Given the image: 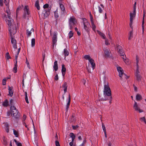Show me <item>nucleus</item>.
Here are the masks:
<instances>
[{"mask_svg": "<svg viewBox=\"0 0 146 146\" xmlns=\"http://www.w3.org/2000/svg\"><path fill=\"white\" fill-rule=\"evenodd\" d=\"M9 30L11 36V42L13 45V48L15 49H17V42L16 40L14 38V35L16 32V29H12L10 28L9 29Z\"/></svg>", "mask_w": 146, "mask_h": 146, "instance_id": "obj_1", "label": "nucleus"}, {"mask_svg": "<svg viewBox=\"0 0 146 146\" xmlns=\"http://www.w3.org/2000/svg\"><path fill=\"white\" fill-rule=\"evenodd\" d=\"M104 94L105 96H110L111 98V91L108 83H105L104 89Z\"/></svg>", "mask_w": 146, "mask_h": 146, "instance_id": "obj_2", "label": "nucleus"}, {"mask_svg": "<svg viewBox=\"0 0 146 146\" xmlns=\"http://www.w3.org/2000/svg\"><path fill=\"white\" fill-rule=\"evenodd\" d=\"M8 19L7 21H6V22L7 24L9 26L8 28H11V29H16L15 25L14 24V21L11 18V16L10 15H8Z\"/></svg>", "mask_w": 146, "mask_h": 146, "instance_id": "obj_3", "label": "nucleus"}, {"mask_svg": "<svg viewBox=\"0 0 146 146\" xmlns=\"http://www.w3.org/2000/svg\"><path fill=\"white\" fill-rule=\"evenodd\" d=\"M76 22V19L74 17H71L69 19V24L70 29H72Z\"/></svg>", "mask_w": 146, "mask_h": 146, "instance_id": "obj_4", "label": "nucleus"}, {"mask_svg": "<svg viewBox=\"0 0 146 146\" xmlns=\"http://www.w3.org/2000/svg\"><path fill=\"white\" fill-rule=\"evenodd\" d=\"M24 14L23 16V17L25 19L28 18L29 14V7L26 6L24 8Z\"/></svg>", "mask_w": 146, "mask_h": 146, "instance_id": "obj_5", "label": "nucleus"}, {"mask_svg": "<svg viewBox=\"0 0 146 146\" xmlns=\"http://www.w3.org/2000/svg\"><path fill=\"white\" fill-rule=\"evenodd\" d=\"M83 21V23L84 25V28L86 31L88 30V28L90 26V24L88 22L86 19L85 18L82 19Z\"/></svg>", "mask_w": 146, "mask_h": 146, "instance_id": "obj_6", "label": "nucleus"}, {"mask_svg": "<svg viewBox=\"0 0 146 146\" xmlns=\"http://www.w3.org/2000/svg\"><path fill=\"white\" fill-rule=\"evenodd\" d=\"M139 69H137L136 72L135 73V77L136 80L138 82L141 81L142 77L139 74Z\"/></svg>", "mask_w": 146, "mask_h": 146, "instance_id": "obj_7", "label": "nucleus"}, {"mask_svg": "<svg viewBox=\"0 0 146 146\" xmlns=\"http://www.w3.org/2000/svg\"><path fill=\"white\" fill-rule=\"evenodd\" d=\"M50 14V11L48 9H44L42 13V15L43 16L44 19L47 17Z\"/></svg>", "mask_w": 146, "mask_h": 146, "instance_id": "obj_8", "label": "nucleus"}, {"mask_svg": "<svg viewBox=\"0 0 146 146\" xmlns=\"http://www.w3.org/2000/svg\"><path fill=\"white\" fill-rule=\"evenodd\" d=\"M57 33L54 32L52 37V42H53V47H54V46H56V43L57 41Z\"/></svg>", "mask_w": 146, "mask_h": 146, "instance_id": "obj_9", "label": "nucleus"}, {"mask_svg": "<svg viewBox=\"0 0 146 146\" xmlns=\"http://www.w3.org/2000/svg\"><path fill=\"white\" fill-rule=\"evenodd\" d=\"M11 114L13 116L16 115L18 113V111L16 109V108L14 106H11Z\"/></svg>", "mask_w": 146, "mask_h": 146, "instance_id": "obj_10", "label": "nucleus"}, {"mask_svg": "<svg viewBox=\"0 0 146 146\" xmlns=\"http://www.w3.org/2000/svg\"><path fill=\"white\" fill-rule=\"evenodd\" d=\"M133 109L136 111H138L139 113L143 112V111L141 110L140 108L138 106L137 103L135 101L134 104L133 106Z\"/></svg>", "mask_w": 146, "mask_h": 146, "instance_id": "obj_11", "label": "nucleus"}, {"mask_svg": "<svg viewBox=\"0 0 146 146\" xmlns=\"http://www.w3.org/2000/svg\"><path fill=\"white\" fill-rule=\"evenodd\" d=\"M60 7L62 11L61 14V16L64 17L65 16L66 12L65 11V9L64 5L61 3H60Z\"/></svg>", "mask_w": 146, "mask_h": 146, "instance_id": "obj_12", "label": "nucleus"}, {"mask_svg": "<svg viewBox=\"0 0 146 146\" xmlns=\"http://www.w3.org/2000/svg\"><path fill=\"white\" fill-rule=\"evenodd\" d=\"M118 53L119 54H120L121 56H123V58L124 60V61L126 64H128V61L127 60H126V57L125 56H124V52H123L122 49H121L120 50H119L118 51Z\"/></svg>", "mask_w": 146, "mask_h": 146, "instance_id": "obj_13", "label": "nucleus"}, {"mask_svg": "<svg viewBox=\"0 0 146 146\" xmlns=\"http://www.w3.org/2000/svg\"><path fill=\"white\" fill-rule=\"evenodd\" d=\"M130 20H133L135 17L136 15V11H133V12L130 13Z\"/></svg>", "mask_w": 146, "mask_h": 146, "instance_id": "obj_14", "label": "nucleus"}, {"mask_svg": "<svg viewBox=\"0 0 146 146\" xmlns=\"http://www.w3.org/2000/svg\"><path fill=\"white\" fill-rule=\"evenodd\" d=\"M117 69L119 73V77H121V76L122 75V74L123 73V70L122 68L120 67H117Z\"/></svg>", "mask_w": 146, "mask_h": 146, "instance_id": "obj_15", "label": "nucleus"}, {"mask_svg": "<svg viewBox=\"0 0 146 146\" xmlns=\"http://www.w3.org/2000/svg\"><path fill=\"white\" fill-rule=\"evenodd\" d=\"M34 29L31 28L29 29H28L27 30V35L28 36H30L32 33L34 32Z\"/></svg>", "mask_w": 146, "mask_h": 146, "instance_id": "obj_16", "label": "nucleus"}, {"mask_svg": "<svg viewBox=\"0 0 146 146\" xmlns=\"http://www.w3.org/2000/svg\"><path fill=\"white\" fill-rule=\"evenodd\" d=\"M66 68L64 64H62V76H64L66 72Z\"/></svg>", "mask_w": 146, "mask_h": 146, "instance_id": "obj_17", "label": "nucleus"}, {"mask_svg": "<svg viewBox=\"0 0 146 146\" xmlns=\"http://www.w3.org/2000/svg\"><path fill=\"white\" fill-rule=\"evenodd\" d=\"M67 83L66 82H64L62 86V87L64 89V93L67 92Z\"/></svg>", "mask_w": 146, "mask_h": 146, "instance_id": "obj_18", "label": "nucleus"}, {"mask_svg": "<svg viewBox=\"0 0 146 146\" xmlns=\"http://www.w3.org/2000/svg\"><path fill=\"white\" fill-rule=\"evenodd\" d=\"M89 62L92 65L93 70H94L95 67V64L94 62V60L92 59H91L90 60Z\"/></svg>", "mask_w": 146, "mask_h": 146, "instance_id": "obj_19", "label": "nucleus"}, {"mask_svg": "<svg viewBox=\"0 0 146 146\" xmlns=\"http://www.w3.org/2000/svg\"><path fill=\"white\" fill-rule=\"evenodd\" d=\"M4 129L8 133L9 131V126L8 124L7 123H4Z\"/></svg>", "mask_w": 146, "mask_h": 146, "instance_id": "obj_20", "label": "nucleus"}, {"mask_svg": "<svg viewBox=\"0 0 146 146\" xmlns=\"http://www.w3.org/2000/svg\"><path fill=\"white\" fill-rule=\"evenodd\" d=\"M145 16V12L144 11H143V21H142V31L143 33L144 32V18Z\"/></svg>", "mask_w": 146, "mask_h": 146, "instance_id": "obj_21", "label": "nucleus"}, {"mask_svg": "<svg viewBox=\"0 0 146 146\" xmlns=\"http://www.w3.org/2000/svg\"><path fill=\"white\" fill-rule=\"evenodd\" d=\"M98 33L101 36L102 38L104 39H106V36L103 33L99 31H97Z\"/></svg>", "mask_w": 146, "mask_h": 146, "instance_id": "obj_22", "label": "nucleus"}, {"mask_svg": "<svg viewBox=\"0 0 146 146\" xmlns=\"http://www.w3.org/2000/svg\"><path fill=\"white\" fill-rule=\"evenodd\" d=\"M142 99V97L140 94H138L136 95V99L137 100L139 101L141 100Z\"/></svg>", "mask_w": 146, "mask_h": 146, "instance_id": "obj_23", "label": "nucleus"}, {"mask_svg": "<svg viewBox=\"0 0 146 146\" xmlns=\"http://www.w3.org/2000/svg\"><path fill=\"white\" fill-rule=\"evenodd\" d=\"M53 68L54 70L56 71H57L58 69L57 62L56 61L54 63V65L53 66Z\"/></svg>", "mask_w": 146, "mask_h": 146, "instance_id": "obj_24", "label": "nucleus"}, {"mask_svg": "<svg viewBox=\"0 0 146 146\" xmlns=\"http://www.w3.org/2000/svg\"><path fill=\"white\" fill-rule=\"evenodd\" d=\"M102 127L103 129V130L104 132V133L105 134V137H107V134H106V129L105 127V126L102 123Z\"/></svg>", "mask_w": 146, "mask_h": 146, "instance_id": "obj_25", "label": "nucleus"}, {"mask_svg": "<svg viewBox=\"0 0 146 146\" xmlns=\"http://www.w3.org/2000/svg\"><path fill=\"white\" fill-rule=\"evenodd\" d=\"M104 51L105 54L108 57L110 56V52L108 49L104 50Z\"/></svg>", "mask_w": 146, "mask_h": 146, "instance_id": "obj_26", "label": "nucleus"}, {"mask_svg": "<svg viewBox=\"0 0 146 146\" xmlns=\"http://www.w3.org/2000/svg\"><path fill=\"white\" fill-rule=\"evenodd\" d=\"M2 140L3 143L4 145L6 146L7 144V138L6 137H3L2 139Z\"/></svg>", "mask_w": 146, "mask_h": 146, "instance_id": "obj_27", "label": "nucleus"}, {"mask_svg": "<svg viewBox=\"0 0 146 146\" xmlns=\"http://www.w3.org/2000/svg\"><path fill=\"white\" fill-rule=\"evenodd\" d=\"M70 95H69V97H68V102L67 103V105H66V109L67 110L69 108L70 105Z\"/></svg>", "mask_w": 146, "mask_h": 146, "instance_id": "obj_28", "label": "nucleus"}, {"mask_svg": "<svg viewBox=\"0 0 146 146\" xmlns=\"http://www.w3.org/2000/svg\"><path fill=\"white\" fill-rule=\"evenodd\" d=\"M13 133L15 137H18L19 136V133L18 131L15 130L14 129H13Z\"/></svg>", "mask_w": 146, "mask_h": 146, "instance_id": "obj_29", "label": "nucleus"}, {"mask_svg": "<svg viewBox=\"0 0 146 146\" xmlns=\"http://www.w3.org/2000/svg\"><path fill=\"white\" fill-rule=\"evenodd\" d=\"M9 94L11 96H12L13 94V91L11 87L9 86Z\"/></svg>", "mask_w": 146, "mask_h": 146, "instance_id": "obj_30", "label": "nucleus"}, {"mask_svg": "<svg viewBox=\"0 0 146 146\" xmlns=\"http://www.w3.org/2000/svg\"><path fill=\"white\" fill-rule=\"evenodd\" d=\"M35 7L37 8L38 10H39L40 9V7L39 4V1H36L35 3Z\"/></svg>", "mask_w": 146, "mask_h": 146, "instance_id": "obj_31", "label": "nucleus"}, {"mask_svg": "<svg viewBox=\"0 0 146 146\" xmlns=\"http://www.w3.org/2000/svg\"><path fill=\"white\" fill-rule=\"evenodd\" d=\"M8 101L6 100L3 102V105L5 107H7L8 105Z\"/></svg>", "mask_w": 146, "mask_h": 146, "instance_id": "obj_32", "label": "nucleus"}, {"mask_svg": "<svg viewBox=\"0 0 146 146\" xmlns=\"http://www.w3.org/2000/svg\"><path fill=\"white\" fill-rule=\"evenodd\" d=\"M54 17L56 19H57L59 17L58 13V10L57 9L54 12Z\"/></svg>", "mask_w": 146, "mask_h": 146, "instance_id": "obj_33", "label": "nucleus"}, {"mask_svg": "<svg viewBox=\"0 0 146 146\" xmlns=\"http://www.w3.org/2000/svg\"><path fill=\"white\" fill-rule=\"evenodd\" d=\"M84 58L87 60H88L89 61H90L91 59H92V58H91L90 56L89 55H85L84 56Z\"/></svg>", "mask_w": 146, "mask_h": 146, "instance_id": "obj_34", "label": "nucleus"}, {"mask_svg": "<svg viewBox=\"0 0 146 146\" xmlns=\"http://www.w3.org/2000/svg\"><path fill=\"white\" fill-rule=\"evenodd\" d=\"M64 54L65 56H68V55L69 53L67 49H65L64 50Z\"/></svg>", "mask_w": 146, "mask_h": 146, "instance_id": "obj_35", "label": "nucleus"}, {"mask_svg": "<svg viewBox=\"0 0 146 146\" xmlns=\"http://www.w3.org/2000/svg\"><path fill=\"white\" fill-rule=\"evenodd\" d=\"M31 46L32 47H34L35 44V38H33L31 40Z\"/></svg>", "mask_w": 146, "mask_h": 146, "instance_id": "obj_36", "label": "nucleus"}, {"mask_svg": "<svg viewBox=\"0 0 146 146\" xmlns=\"http://www.w3.org/2000/svg\"><path fill=\"white\" fill-rule=\"evenodd\" d=\"M14 141L15 142L17 146H22L21 143L18 142L16 139H14Z\"/></svg>", "mask_w": 146, "mask_h": 146, "instance_id": "obj_37", "label": "nucleus"}, {"mask_svg": "<svg viewBox=\"0 0 146 146\" xmlns=\"http://www.w3.org/2000/svg\"><path fill=\"white\" fill-rule=\"evenodd\" d=\"M91 23V25H92V29L94 31H95V29L96 28V27L95 25L94 24V22Z\"/></svg>", "mask_w": 146, "mask_h": 146, "instance_id": "obj_38", "label": "nucleus"}, {"mask_svg": "<svg viewBox=\"0 0 146 146\" xmlns=\"http://www.w3.org/2000/svg\"><path fill=\"white\" fill-rule=\"evenodd\" d=\"M13 70L14 72L15 73H16L17 72V63H16L15 64V67L13 68Z\"/></svg>", "mask_w": 146, "mask_h": 146, "instance_id": "obj_39", "label": "nucleus"}, {"mask_svg": "<svg viewBox=\"0 0 146 146\" xmlns=\"http://www.w3.org/2000/svg\"><path fill=\"white\" fill-rule=\"evenodd\" d=\"M121 78L122 79L123 78H125L127 79L129 77L123 73V74H122V75L121 76Z\"/></svg>", "mask_w": 146, "mask_h": 146, "instance_id": "obj_40", "label": "nucleus"}, {"mask_svg": "<svg viewBox=\"0 0 146 146\" xmlns=\"http://www.w3.org/2000/svg\"><path fill=\"white\" fill-rule=\"evenodd\" d=\"M133 35V32L132 31H131L130 32L129 34V37H128V39L130 40L131 38L132 37Z\"/></svg>", "mask_w": 146, "mask_h": 146, "instance_id": "obj_41", "label": "nucleus"}, {"mask_svg": "<svg viewBox=\"0 0 146 146\" xmlns=\"http://www.w3.org/2000/svg\"><path fill=\"white\" fill-rule=\"evenodd\" d=\"M140 119L141 121H143L145 123H146V120L145 117H141L140 118Z\"/></svg>", "mask_w": 146, "mask_h": 146, "instance_id": "obj_42", "label": "nucleus"}, {"mask_svg": "<svg viewBox=\"0 0 146 146\" xmlns=\"http://www.w3.org/2000/svg\"><path fill=\"white\" fill-rule=\"evenodd\" d=\"M73 35V33L72 31H70L68 34V36L69 38H71Z\"/></svg>", "mask_w": 146, "mask_h": 146, "instance_id": "obj_43", "label": "nucleus"}, {"mask_svg": "<svg viewBox=\"0 0 146 146\" xmlns=\"http://www.w3.org/2000/svg\"><path fill=\"white\" fill-rule=\"evenodd\" d=\"M5 57L7 59H9V58H11V57L9 55V52H7L6 53V56H5Z\"/></svg>", "mask_w": 146, "mask_h": 146, "instance_id": "obj_44", "label": "nucleus"}, {"mask_svg": "<svg viewBox=\"0 0 146 146\" xmlns=\"http://www.w3.org/2000/svg\"><path fill=\"white\" fill-rule=\"evenodd\" d=\"M26 64L27 65V66L28 67L29 69H30V65L29 64V61L28 60L27 58H26Z\"/></svg>", "mask_w": 146, "mask_h": 146, "instance_id": "obj_45", "label": "nucleus"}, {"mask_svg": "<svg viewBox=\"0 0 146 146\" xmlns=\"http://www.w3.org/2000/svg\"><path fill=\"white\" fill-rule=\"evenodd\" d=\"M105 39V44L107 45H109L110 43L109 42L108 39L106 38V39Z\"/></svg>", "mask_w": 146, "mask_h": 146, "instance_id": "obj_46", "label": "nucleus"}, {"mask_svg": "<svg viewBox=\"0 0 146 146\" xmlns=\"http://www.w3.org/2000/svg\"><path fill=\"white\" fill-rule=\"evenodd\" d=\"M117 49L118 52L119 50H120L121 49H122V48L121 46L118 45L117 46Z\"/></svg>", "mask_w": 146, "mask_h": 146, "instance_id": "obj_47", "label": "nucleus"}, {"mask_svg": "<svg viewBox=\"0 0 146 146\" xmlns=\"http://www.w3.org/2000/svg\"><path fill=\"white\" fill-rule=\"evenodd\" d=\"M6 79L5 78L3 80H2V84L3 85H5L6 84Z\"/></svg>", "mask_w": 146, "mask_h": 146, "instance_id": "obj_48", "label": "nucleus"}, {"mask_svg": "<svg viewBox=\"0 0 146 146\" xmlns=\"http://www.w3.org/2000/svg\"><path fill=\"white\" fill-rule=\"evenodd\" d=\"M138 62H139L138 58V57L137 56H136V63H137V68H138V69H139V66H138Z\"/></svg>", "mask_w": 146, "mask_h": 146, "instance_id": "obj_49", "label": "nucleus"}, {"mask_svg": "<svg viewBox=\"0 0 146 146\" xmlns=\"http://www.w3.org/2000/svg\"><path fill=\"white\" fill-rule=\"evenodd\" d=\"M98 8L99 12L100 13H102L103 11L102 9L101 8L100 6H98Z\"/></svg>", "mask_w": 146, "mask_h": 146, "instance_id": "obj_50", "label": "nucleus"}, {"mask_svg": "<svg viewBox=\"0 0 146 146\" xmlns=\"http://www.w3.org/2000/svg\"><path fill=\"white\" fill-rule=\"evenodd\" d=\"M48 5L47 4H46L44 5L43 7L44 9H46L48 8Z\"/></svg>", "mask_w": 146, "mask_h": 146, "instance_id": "obj_51", "label": "nucleus"}, {"mask_svg": "<svg viewBox=\"0 0 146 146\" xmlns=\"http://www.w3.org/2000/svg\"><path fill=\"white\" fill-rule=\"evenodd\" d=\"M86 142V140L85 139L83 141L82 143L80 146H85L84 144Z\"/></svg>", "mask_w": 146, "mask_h": 146, "instance_id": "obj_52", "label": "nucleus"}, {"mask_svg": "<svg viewBox=\"0 0 146 146\" xmlns=\"http://www.w3.org/2000/svg\"><path fill=\"white\" fill-rule=\"evenodd\" d=\"M108 37L110 39H112V37L111 36V34L110 32H109L108 34Z\"/></svg>", "mask_w": 146, "mask_h": 146, "instance_id": "obj_53", "label": "nucleus"}, {"mask_svg": "<svg viewBox=\"0 0 146 146\" xmlns=\"http://www.w3.org/2000/svg\"><path fill=\"white\" fill-rule=\"evenodd\" d=\"M55 144L56 146H60L59 142L56 140L55 141Z\"/></svg>", "mask_w": 146, "mask_h": 146, "instance_id": "obj_54", "label": "nucleus"}, {"mask_svg": "<svg viewBox=\"0 0 146 146\" xmlns=\"http://www.w3.org/2000/svg\"><path fill=\"white\" fill-rule=\"evenodd\" d=\"M136 2H135V3H134V6H133V11H136Z\"/></svg>", "mask_w": 146, "mask_h": 146, "instance_id": "obj_55", "label": "nucleus"}, {"mask_svg": "<svg viewBox=\"0 0 146 146\" xmlns=\"http://www.w3.org/2000/svg\"><path fill=\"white\" fill-rule=\"evenodd\" d=\"M72 127L73 129H76L78 128V126L77 125H76V126H73V125L72 126Z\"/></svg>", "mask_w": 146, "mask_h": 146, "instance_id": "obj_56", "label": "nucleus"}, {"mask_svg": "<svg viewBox=\"0 0 146 146\" xmlns=\"http://www.w3.org/2000/svg\"><path fill=\"white\" fill-rule=\"evenodd\" d=\"M42 57L43 58V59H42V62H43V61H44L45 57V54L44 53H43L42 54Z\"/></svg>", "mask_w": 146, "mask_h": 146, "instance_id": "obj_57", "label": "nucleus"}, {"mask_svg": "<svg viewBox=\"0 0 146 146\" xmlns=\"http://www.w3.org/2000/svg\"><path fill=\"white\" fill-rule=\"evenodd\" d=\"M130 24H129V25H130V27L131 28H132L131 26H132V24L133 23V21L130 20Z\"/></svg>", "mask_w": 146, "mask_h": 146, "instance_id": "obj_58", "label": "nucleus"}, {"mask_svg": "<svg viewBox=\"0 0 146 146\" xmlns=\"http://www.w3.org/2000/svg\"><path fill=\"white\" fill-rule=\"evenodd\" d=\"M58 79V75H56L54 77V79L56 80H57Z\"/></svg>", "mask_w": 146, "mask_h": 146, "instance_id": "obj_59", "label": "nucleus"}, {"mask_svg": "<svg viewBox=\"0 0 146 146\" xmlns=\"http://www.w3.org/2000/svg\"><path fill=\"white\" fill-rule=\"evenodd\" d=\"M3 5V0H0V5L2 6Z\"/></svg>", "mask_w": 146, "mask_h": 146, "instance_id": "obj_60", "label": "nucleus"}, {"mask_svg": "<svg viewBox=\"0 0 146 146\" xmlns=\"http://www.w3.org/2000/svg\"><path fill=\"white\" fill-rule=\"evenodd\" d=\"M90 17V21L91 22V23L93 22L94 21H93V18L92 16H91V17Z\"/></svg>", "mask_w": 146, "mask_h": 146, "instance_id": "obj_61", "label": "nucleus"}, {"mask_svg": "<svg viewBox=\"0 0 146 146\" xmlns=\"http://www.w3.org/2000/svg\"><path fill=\"white\" fill-rule=\"evenodd\" d=\"M25 101H26V102L27 104H29V101H28V100L27 97H25Z\"/></svg>", "mask_w": 146, "mask_h": 146, "instance_id": "obj_62", "label": "nucleus"}, {"mask_svg": "<svg viewBox=\"0 0 146 146\" xmlns=\"http://www.w3.org/2000/svg\"><path fill=\"white\" fill-rule=\"evenodd\" d=\"M69 136L70 137H75L73 133H70Z\"/></svg>", "mask_w": 146, "mask_h": 146, "instance_id": "obj_63", "label": "nucleus"}, {"mask_svg": "<svg viewBox=\"0 0 146 146\" xmlns=\"http://www.w3.org/2000/svg\"><path fill=\"white\" fill-rule=\"evenodd\" d=\"M26 118V115H24L23 117V121H25Z\"/></svg>", "mask_w": 146, "mask_h": 146, "instance_id": "obj_64", "label": "nucleus"}]
</instances>
